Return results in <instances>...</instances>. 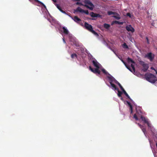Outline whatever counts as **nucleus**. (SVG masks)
<instances>
[{"label":"nucleus","instance_id":"f257e3e1","mask_svg":"<svg viewBox=\"0 0 157 157\" xmlns=\"http://www.w3.org/2000/svg\"><path fill=\"white\" fill-rule=\"evenodd\" d=\"M62 27L61 25H59L58 27V30L59 33L61 34L63 38L62 40L63 43L67 44L65 40L64 36L65 35H67L69 39L70 44L72 46L75 45L76 47H78L81 46V44H80L78 41L73 36L71 33H70L69 31L67 28L65 26L62 27V29H61Z\"/></svg>","mask_w":157,"mask_h":157},{"label":"nucleus","instance_id":"f03ea898","mask_svg":"<svg viewBox=\"0 0 157 157\" xmlns=\"http://www.w3.org/2000/svg\"><path fill=\"white\" fill-rule=\"evenodd\" d=\"M102 72L106 76L105 79L109 83L105 81L106 85L112 90H117L118 87L116 84L118 85L120 83L105 69H102Z\"/></svg>","mask_w":157,"mask_h":157},{"label":"nucleus","instance_id":"7ed1b4c3","mask_svg":"<svg viewBox=\"0 0 157 157\" xmlns=\"http://www.w3.org/2000/svg\"><path fill=\"white\" fill-rule=\"evenodd\" d=\"M140 121L141 120L144 124H147L148 129L151 132L152 135L153 136V137H157V131L152 125L150 121L147 118L142 115L140 116Z\"/></svg>","mask_w":157,"mask_h":157},{"label":"nucleus","instance_id":"20e7f679","mask_svg":"<svg viewBox=\"0 0 157 157\" xmlns=\"http://www.w3.org/2000/svg\"><path fill=\"white\" fill-rule=\"evenodd\" d=\"M91 62L95 68H92L90 66H89V69L92 72L96 74L97 75L101 78V76H100L101 71L99 69H100L102 71V69L104 68L103 67L101 64L97 61L96 59L92 60Z\"/></svg>","mask_w":157,"mask_h":157},{"label":"nucleus","instance_id":"39448f33","mask_svg":"<svg viewBox=\"0 0 157 157\" xmlns=\"http://www.w3.org/2000/svg\"><path fill=\"white\" fill-rule=\"evenodd\" d=\"M41 11L44 15V17L45 19H47L51 23L52 25L54 26L56 28V26L55 24L56 23V21L50 14L47 9L46 6L45 8H42L41 9Z\"/></svg>","mask_w":157,"mask_h":157},{"label":"nucleus","instance_id":"423d86ee","mask_svg":"<svg viewBox=\"0 0 157 157\" xmlns=\"http://www.w3.org/2000/svg\"><path fill=\"white\" fill-rule=\"evenodd\" d=\"M76 48L78 49H79L81 51L80 54H78L77 56L76 59L77 60V61H76L77 63L79 65L81 66H82L83 67H85L86 65V64L84 63L83 60V57L84 55L85 54L84 52V49L80 47H76Z\"/></svg>","mask_w":157,"mask_h":157},{"label":"nucleus","instance_id":"0eeeda50","mask_svg":"<svg viewBox=\"0 0 157 157\" xmlns=\"http://www.w3.org/2000/svg\"><path fill=\"white\" fill-rule=\"evenodd\" d=\"M83 2L84 3V4H83L81 2H77L76 3V4L81 6H84L90 10H93L94 6L91 2L89 0H84Z\"/></svg>","mask_w":157,"mask_h":157},{"label":"nucleus","instance_id":"6e6552de","mask_svg":"<svg viewBox=\"0 0 157 157\" xmlns=\"http://www.w3.org/2000/svg\"><path fill=\"white\" fill-rule=\"evenodd\" d=\"M145 77L147 80L152 83H155L157 80L155 75L152 73L145 74Z\"/></svg>","mask_w":157,"mask_h":157},{"label":"nucleus","instance_id":"1a4fd4ad","mask_svg":"<svg viewBox=\"0 0 157 157\" xmlns=\"http://www.w3.org/2000/svg\"><path fill=\"white\" fill-rule=\"evenodd\" d=\"M84 27L85 29L91 32L96 36L98 37L99 36L98 33L93 29V26L89 24L87 22H85L84 23Z\"/></svg>","mask_w":157,"mask_h":157},{"label":"nucleus","instance_id":"9d476101","mask_svg":"<svg viewBox=\"0 0 157 157\" xmlns=\"http://www.w3.org/2000/svg\"><path fill=\"white\" fill-rule=\"evenodd\" d=\"M120 97L121 99L124 102L126 105L129 107L130 113L132 114L133 113V107L131 103L128 101H125L121 96Z\"/></svg>","mask_w":157,"mask_h":157},{"label":"nucleus","instance_id":"9b49d317","mask_svg":"<svg viewBox=\"0 0 157 157\" xmlns=\"http://www.w3.org/2000/svg\"><path fill=\"white\" fill-rule=\"evenodd\" d=\"M75 12L84 13L86 15L89 14L88 10H85L82 9L80 7H78L76 9L74 10V13H75Z\"/></svg>","mask_w":157,"mask_h":157},{"label":"nucleus","instance_id":"f8f14e48","mask_svg":"<svg viewBox=\"0 0 157 157\" xmlns=\"http://www.w3.org/2000/svg\"><path fill=\"white\" fill-rule=\"evenodd\" d=\"M144 57L149 59L150 61H152L155 57V55L151 52H149L146 54Z\"/></svg>","mask_w":157,"mask_h":157},{"label":"nucleus","instance_id":"ddd939ff","mask_svg":"<svg viewBox=\"0 0 157 157\" xmlns=\"http://www.w3.org/2000/svg\"><path fill=\"white\" fill-rule=\"evenodd\" d=\"M125 29L128 32H131L132 33H134L135 31L134 28L131 25H127L125 27Z\"/></svg>","mask_w":157,"mask_h":157},{"label":"nucleus","instance_id":"4468645a","mask_svg":"<svg viewBox=\"0 0 157 157\" xmlns=\"http://www.w3.org/2000/svg\"><path fill=\"white\" fill-rule=\"evenodd\" d=\"M136 113L140 115H141L142 114V109L139 106L135 107Z\"/></svg>","mask_w":157,"mask_h":157},{"label":"nucleus","instance_id":"2eb2a0df","mask_svg":"<svg viewBox=\"0 0 157 157\" xmlns=\"http://www.w3.org/2000/svg\"><path fill=\"white\" fill-rule=\"evenodd\" d=\"M90 15L93 17H101L102 16L99 14L95 13L93 12H91L90 13Z\"/></svg>","mask_w":157,"mask_h":157},{"label":"nucleus","instance_id":"dca6fc26","mask_svg":"<svg viewBox=\"0 0 157 157\" xmlns=\"http://www.w3.org/2000/svg\"><path fill=\"white\" fill-rule=\"evenodd\" d=\"M138 125L139 126V127L142 130V131L144 133V135H145V136L147 137V133L146 132V128L145 127L141 124H138Z\"/></svg>","mask_w":157,"mask_h":157},{"label":"nucleus","instance_id":"f3484780","mask_svg":"<svg viewBox=\"0 0 157 157\" xmlns=\"http://www.w3.org/2000/svg\"><path fill=\"white\" fill-rule=\"evenodd\" d=\"M143 68L142 69V70L144 72H146L147 71L148 68V64L147 63L145 64L143 66Z\"/></svg>","mask_w":157,"mask_h":157},{"label":"nucleus","instance_id":"a211bd4d","mask_svg":"<svg viewBox=\"0 0 157 157\" xmlns=\"http://www.w3.org/2000/svg\"><path fill=\"white\" fill-rule=\"evenodd\" d=\"M151 25L155 28H157V21L156 20L152 21Z\"/></svg>","mask_w":157,"mask_h":157},{"label":"nucleus","instance_id":"6ab92c4d","mask_svg":"<svg viewBox=\"0 0 157 157\" xmlns=\"http://www.w3.org/2000/svg\"><path fill=\"white\" fill-rule=\"evenodd\" d=\"M127 61L128 63H131L132 64H135V62L131 58L128 57L127 58Z\"/></svg>","mask_w":157,"mask_h":157},{"label":"nucleus","instance_id":"aec40b11","mask_svg":"<svg viewBox=\"0 0 157 157\" xmlns=\"http://www.w3.org/2000/svg\"><path fill=\"white\" fill-rule=\"evenodd\" d=\"M72 19L76 22L81 21V19L77 16H74Z\"/></svg>","mask_w":157,"mask_h":157},{"label":"nucleus","instance_id":"412c9836","mask_svg":"<svg viewBox=\"0 0 157 157\" xmlns=\"http://www.w3.org/2000/svg\"><path fill=\"white\" fill-rule=\"evenodd\" d=\"M36 2L38 3L39 4H40L42 6H43L44 8H46V6L45 4L42 2L40 1L39 0H34Z\"/></svg>","mask_w":157,"mask_h":157},{"label":"nucleus","instance_id":"4be33fe9","mask_svg":"<svg viewBox=\"0 0 157 157\" xmlns=\"http://www.w3.org/2000/svg\"><path fill=\"white\" fill-rule=\"evenodd\" d=\"M123 23L124 22H120L117 21H114L112 22V25H113V24H116L119 25H122Z\"/></svg>","mask_w":157,"mask_h":157},{"label":"nucleus","instance_id":"5701e85b","mask_svg":"<svg viewBox=\"0 0 157 157\" xmlns=\"http://www.w3.org/2000/svg\"><path fill=\"white\" fill-rule=\"evenodd\" d=\"M88 59L91 61L96 59L90 53L88 55Z\"/></svg>","mask_w":157,"mask_h":157},{"label":"nucleus","instance_id":"b1692460","mask_svg":"<svg viewBox=\"0 0 157 157\" xmlns=\"http://www.w3.org/2000/svg\"><path fill=\"white\" fill-rule=\"evenodd\" d=\"M113 90L115 91V92H116V91H117V92H118V93L117 94L118 96L119 97H121V95H122V93L119 90L118 88V89L117 90Z\"/></svg>","mask_w":157,"mask_h":157},{"label":"nucleus","instance_id":"393cba45","mask_svg":"<svg viewBox=\"0 0 157 157\" xmlns=\"http://www.w3.org/2000/svg\"><path fill=\"white\" fill-rule=\"evenodd\" d=\"M133 71L132 72V73L133 74H134L135 75L138 77H139L140 76H141V74H140L139 73L136 71H135V69L133 70Z\"/></svg>","mask_w":157,"mask_h":157},{"label":"nucleus","instance_id":"a878e982","mask_svg":"<svg viewBox=\"0 0 157 157\" xmlns=\"http://www.w3.org/2000/svg\"><path fill=\"white\" fill-rule=\"evenodd\" d=\"M118 86H119L121 89L122 90V93H124V94H125L127 93L126 91H125V90H124V89L122 87V86L120 84V83L118 85Z\"/></svg>","mask_w":157,"mask_h":157},{"label":"nucleus","instance_id":"bb28decb","mask_svg":"<svg viewBox=\"0 0 157 157\" xmlns=\"http://www.w3.org/2000/svg\"><path fill=\"white\" fill-rule=\"evenodd\" d=\"M122 47L126 49H128L129 47L125 43H124L122 44Z\"/></svg>","mask_w":157,"mask_h":157},{"label":"nucleus","instance_id":"cd10ccee","mask_svg":"<svg viewBox=\"0 0 157 157\" xmlns=\"http://www.w3.org/2000/svg\"><path fill=\"white\" fill-rule=\"evenodd\" d=\"M112 17L117 20H119L121 19L120 16L118 13L117 14L116 16H113Z\"/></svg>","mask_w":157,"mask_h":157},{"label":"nucleus","instance_id":"c85d7f7f","mask_svg":"<svg viewBox=\"0 0 157 157\" xmlns=\"http://www.w3.org/2000/svg\"><path fill=\"white\" fill-rule=\"evenodd\" d=\"M78 55L75 53H72L71 54V57L72 59H76Z\"/></svg>","mask_w":157,"mask_h":157},{"label":"nucleus","instance_id":"c756f323","mask_svg":"<svg viewBox=\"0 0 157 157\" xmlns=\"http://www.w3.org/2000/svg\"><path fill=\"white\" fill-rule=\"evenodd\" d=\"M104 26L105 28L108 29L110 28V25L109 24L104 23Z\"/></svg>","mask_w":157,"mask_h":157},{"label":"nucleus","instance_id":"7c9ffc66","mask_svg":"<svg viewBox=\"0 0 157 157\" xmlns=\"http://www.w3.org/2000/svg\"><path fill=\"white\" fill-rule=\"evenodd\" d=\"M126 67L128 70L130 71L131 72H132L133 71V69H132L130 67L128 66V65H127L126 66H125Z\"/></svg>","mask_w":157,"mask_h":157},{"label":"nucleus","instance_id":"2f4dec72","mask_svg":"<svg viewBox=\"0 0 157 157\" xmlns=\"http://www.w3.org/2000/svg\"><path fill=\"white\" fill-rule=\"evenodd\" d=\"M126 16H127L129 17L130 18H132V17H133V15H132L129 13H127L126 14Z\"/></svg>","mask_w":157,"mask_h":157},{"label":"nucleus","instance_id":"473e14b6","mask_svg":"<svg viewBox=\"0 0 157 157\" xmlns=\"http://www.w3.org/2000/svg\"><path fill=\"white\" fill-rule=\"evenodd\" d=\"M125 96L127 97V98L129 99L130 101L132 100V99L130 98L129 95L127 93L124 94Z\"/></svg>","mask_w":157,"mask_h":157},{"label":"nucleus","instance_id":"72a5a7b5","mask_svg":"<svg viewBox=\"0 0 157 157\" xmlns=\"http://www.w3.org/2000/svg\"><path fill=\"white\" fill-rule=\"evenodd\" d=\"M133 118L135 119L136 120L138 121L139 120L140 121V119H139L138 117H137V115L136 114H134L133 116Z\"/></svg>","mask_w":157,"mask_h":157},{"label":"nucleus","instance_id":"f704fd0d","mask_svg":"<svg viewBox=\"0 0 157 157\" xmlns=\"http://www.w3.org/2000/svg\"><path fill=\"white\" fill-rule=\"evenodd\" d=\"M102 43L104 44L106 46H108V44L105 40H102Z\"/></svg>","mask_w":157,"mask_h":157},{"label":"nucleus","instance_id":"c9c22d12","mask_svg":"<svg viewBox=\"0 0 157 157\" xmlns=\"http://www.w3.org/2000/svg\"><path fill=\"white\" fill-rule=\"evenodd\" d=\"M113 12L112 11H109L107 12V14L108 15L110 16L113 13Z\"/></svg>","mask_w":157,"mask_h":157},{"label":"nucleus","instance_id":"e433bc0d","mask_svg":"<svg viewBox=\"0 0 157 157\" xmlns=\"http://www.w3.org/2000/svg\"><path fill=\"white\" fill-rule=\"evenodd\" d=\"M121 60L125 66L128 65L126 62L122 59H121Z\"/></svg>","mask_w":157,"mask_h":157},{"label":"nucleus","instance_id":"4c0bfd02","mask_svg":"<svg viewBox=\"0 0 157 157\" xmlns=\"http://www.w3.org/2000/svg\"><path fill=\"white\" fill-rule=\"evenodd\" d=\"M140 64L142 65V66L143 65H144V64H146V63H144V62L143 61H140Z\"/></svg>","mask_w":157,"mask_h":157},{"label":"nucleus","instance_id":"58836bf2","mask_svg":"<svg viewBox=\"0 0 157 157\" xmlns=\"http://www.w3.org/2000/svg\"><path fill=\"white\" fill-rule=\"evenodd\" d=\"M132 103L135 105L136 107H137L138 106L136 104L135 102L132 99V100L131 101Z\"/></svg>","mask_w":157,"mask_h":157},{"label":"nucleus","instance_id":"ea45409f","mask_svg":"<svg viewBox=\"0 0 157 157\" xmlns=\"http://www.w3.org/2000/svg\"><path fill=\"white\" fill-rule=\"evenodd\" d=\"M55 4L58 10H59L61 8L60 6L58 4Z\"/></svg>","mask_w":157,"mask_h":157},{"label":"nucleus","instance_id":"a19ab883","mask_svg":"<svg viewBox=\"0 0 157 157\" xmlns=\"http://www.w3.org/2000/svg\"><path fill=\"white\" fill-rule=\"evenodd\" d=\"M146 39L147 40V44H150V42L149 40V39L147 36H146Z\"/></svg>","mask_w":157,"mask_h":157},{"label":"nucleus","instance_id":"79ce46f5","mask_svg":"<svg viewBox=\"0 0 157 157\" xmlns=\"http://www.w3.org/2000/svg\"><path fill=\"white\" fill-rule=\"evenodd\" d=\"M131 67L132 68V69L133 70H135V67L134 66V64H132V63H131Z\"/></svg>","mask_w":157,"mask_h":157},{"label":"nucleus","instance_id":"37998d69","mask_svg":"<svg viewBox=\"0 0 157 157\" xmlns=\"http://www.w3.org/2000/svg\"><path fill=\"white\" fill-rule=\"evenodd\" d=\"M62 13H64V14H66V15H68V13H66L65 11H64L63 10V12H62Z\"/></svg>","mask_w":157,"mask_h":157},{"label":"nucleus","instance_id":"c03bdc74","mask_svg":"<svg viewBox=\"0 0 157 157\" xmlns=\"http://www.w3.org/2000/svg\"><path fill=\"white\" fill-rule=\"evenodd\" d=\"M68 16H69L70 17H71V19L73 18V17L71 16L70 14V13H68V15H67Z\"/></svg>","mask_w":157,"mask_h":157},{"label":"nucleus","instance_id":"a18cd8bd","mask_svg":"<svg viewBox=\"0 0 157 157\" xmlns=\"http://www.w3.org/2000/svg\"><path fill=\"white\" fill-rule=\"evenodd\" d=\"M113 13H113V14L115 15V16H116L118 14V13L116 12H113Z\"/></svg>","mask_w":157,"mask_h":157},{"label":"nucleus","instance_id":"49530a36","mask_svg":"<svg viewBox=\"0 0 157 157\" xmlns=\"http://www.w3.org/2000/svg\"><path fill=\"white\" fill-rule=\"evenodd\" d=\"M110 50H112V48H111V47L109 46L108 45V46H106Z\"/></svg>","mask_w":157,"mask_h":157},{"label":"nucleus","instance_id":"de8ad7c7","mask_svg":"<svg viewBox=\"0 0 157 157\" xmlns=\"http://www.w3.org/2000/svg\"><path fill=\"white\" fill-rule=\"evenodd\" d=\"M72 0L74 2H78V1H80L81 0Z\"/></svg>","mask_w":157,"mask_h":157},{"label":"nucleus","instance_id":"09e8293b","mask_svg":"<svg viewBox=\"0 0 157 157\" xmlns=\"http://www.w3.org/2000/svg\"><path fill=\"white\" fill-rule=\"evenodd\" d=\"M118 57V58L121 60V59H122V58L121 57H120L118 55H117V56Z\"/></svg>","mask_w":157,"mask_h":157},{"label":"nucleus","instance_id":"8fccbe9b","mask_svg":"<svg viewBox=\"0 0 157 157\" xmlns=\"http://www.w3.org/2000/svg\"><path fill=\"white\" fill-rule=\"evenodd\" d=\"M61 12H62V11L63 12V10H62L61 8L59 10Z\"/></svg>","mask_w":157,"mask_h":157},{"label":"nucleus","instance_id":"3c124183","mask_svg":"<svg viewBox=\"0 0 157 157\" xmlns=\"http://www.w3.org/2000/svg\"><path fill=\"white\" fill-rule=\"evenodd\" d=\"M151 69H152V70H154V71L155 70V68H154L153 67H151Z\"/></svg>","mask_w":157,"mask_h":157},{"label":"nucleus","instance_id":"603ef678","mask_svg":"<svg viewBox=\"0 0 157 157\" xmlns=\"http://www.w3.org/2000/svg\"><path fill=\"white\" fill-rule=\"evenodd\" d=\"M68 53H69V54H71V51L69 50H68Z\"/></svg>","mask_w":157,"mask_h":157},{"label":"nucleus","instance_id":"864d4df0","mask_svg":"<svg viewBox=\"0 0 157 157\" xmlns=\"http://www.w3.org/2000/svg\"><path fill=\"white\" fill-rule=\"evenodd\" d=\"M113 52L116 55V56H117V55L116 53V52H115L114 50L113 51Z\"/></svg>","mask_w":157,"mask_h":157},{"label":"nucleus","instance_id":"5fc2aeb1","mask_svg":"<svg viewBox=\"0 0 157 157\" xmlns=\"http://www.w3.org/2000/svg\"><path fill=\"white\" fill-rule=\"evenodd\" d=\"M54 2H57V0H52Z\"/></svg>","mask_w":157,"mask_h":157},{"label":"nucleus","instance_id":"6e6d98bb","mask_svg":"<svg viewBox=\"0 0 157 157\" xmlns=\"http://www.w3.org/2000/svg\"><path fill=\"white\" fill-rule=\"evenodd\" d=\"M155 73L157 74V70L155 69Z\"/></svg>","mask_w":157,"mask_h":157},{"label":"nucleus","instance_id":"4d7b16f0","mask_svg":"<svg viewBox=\"0 0 157 157\" xmlns=\"http://www.w3.org/2000/svg\"><path fill=\"white\" fill-rule=\"evenodd\" d=\"M91 19L92 20H95V19H94V18H92V19Z\"/></svg>","mask_w":157,"mask_h":157},{"label":"nucleus","instance_id":"13d9d810","mask_svg":"<svg viewBox=\"0 0 157 157\" xmlns=\"http://www.w3.org/2000/svg\"><path fill=\"white\" fill-rule=\"evenodd\" d=\"M111 50V51H112L113 52V51H114V50L113 49H112V50Z\"/></svg>","mask_w":157,"mask_h":157},{"label":"nucleus","instance_id":"bf43d9fd","mask_svg":"<svg viewBox=\"0 0 157 157\" xmlns=\"http://www.w3.org/2000/svg\"><path fill=\"white\" fill-rule=\"evenodd\" d=\"M106 81H105V80H104V81H106V82H108L106 81V80H105Z\"/></svg>","mask_w":157,"mask_h":157},{"label":"nucleus","instance_id":"052dcab7","mask_svg":"<svg viewBox=\"0 0 157 157\" xmlns=\"http://www.w3.org/2000/svg\"><path fill=\"white\" fill-rule=\"evenodd\" d=\"M81 25H82L83 26V24H82H82H81Z\"/></svg>","mask_w":157,"mask_h":157},{"label":"nucleus","instance_id":"680f3d73","mask_svg":"<svg viewBox=\"0 0 157 157\" xmlns=\"http://www.w3.org/2000/svg\"><path fill=\"white\" fill-rule=\"evenodd\" d=\"M147 14H148V12H147Z\"/></svg>","mask_w":157,"mask_h":157},{"label":"nucleus","instance_id":"e2e57ef3","mask_svg":"<svg viewBox=\"0 0 157 157\" xmlns=\"http://www.w3.org/2000/svg\"><path fill=\"white\" fill-rule=\"evenodd\" d=\"M130 40V41H132V40Z\"/></svg>","mask_w":157,"mask_h":157},{"label":"nucleus","instance_id":"0e129e2a","mask_svg":"<svg viewBox=\"0 0 157 157\" xmlns=\"http://www.w3.org/2000/svg\"><path fill=\"white\" fill-rule=\"evenodd\" d=\"M156 49L157 50V48H156Z\"/></svg>","mask_w":157,"mask_h":157},{"label":"nucleus","instance_id":"69168bd1","mask_svg":"<svg viewBox=\"0 0 157 157\" xmlns=\"http://www.w3.org/2000/svg\"><path fill=\"white\" fill-rule=\"evenodd\" d=\"M29 1H30V0H29Z\"/></svg>","mask_w":157,"mask_h":157}]
</instances>
